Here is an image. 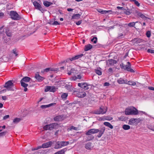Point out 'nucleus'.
I'll return each instance as SVG.
<instances>
[{"mask_svg":"<svg viewBox=\"0 0 154 154\" xmlns=\"http://www.w3.org/2000/svg\"><path fill=\"white\" fill-rule=\"evenodd\" d=\"M91 129V130L92 134L99 132L97 136V137L100 138L102 136L103 134L104 133L105 130V127H103L99 129L93 128Z\"/></svg>","mask_w":154,"mask_h":154,"instance_id":"nucleus-1","label":"nucleus"},{"mask_svg":"<svg viewBox=\"0 0 154 154\" xmlns=\"http://www.w3.org/2000/svg\"><path fill=\"white\" fill-rule=\"evenodd\" d=\"M13 82H14L13 80H9L5 83L4 86L5 88H6L8 91H14V84Z\"/></svg>","mask_w":154,"mask_h":154,"instance_id":"nucleus-2","label":"nucleus"},{"mask_svg":"<svg viewBox=\"0 0 154 154\" xmlns=\"http://www.w3.org/2000/svg\"><path fill=\"white\" fill-rule=\"evenodd\" d=\"M58 125L57 123H53L49 125H47L43 127V129L45 130H51L53 129L58 128Z\"/></svg>","mask_w":154,"mask_h":154,"instance_id":"nucleus-3","label":"nucleus"},{"mask_svg":"<svg viewBox=\"0 0 154 154\" xmlns=\"http://www.w3.org/2000/svg\"><path fill=\"white\" fill-rule=\"evenodd\" d=\"M10 15L11 18L14 20H19L21 19L20 16L14 11H11L10 12Z\"/></svg>","mask_w":154,"mask_h":154,"instance_id":"nucleus-4","label":"nucleus"},{"mask_svg":"<svg viewBox=\"0 0 154 154\" xmlns=\"http://www.w3.org/2000/svg\"><path fill=\"white\" fill-rule=\"evenodd\" d=\"M107 111V108L104 109L103 106H101L99 109L95 111L94 113L97 114H104Z\"/></svg>","mask_w":154,"mask_h":154,"instance_id":"nucleus-5","label":"nucleus"},{"mask_svg":"<svg viewBox=\"0 0 154 154\" xmlns=\"http://www.w3.org/2000/svg\"><path fill=\"white\" fill-rule=\"evenodd\" d=\"M53 71L55 72H57L59 71V69L58 68H47L43 70L42 71V72L43 73H45L49 71Z\"/></svg>","mask_w":154,"mask_h":154,"instance_id":"nucleus-6","label":"nucleus"},{"mask_svg":"<svg viewBox=\"0 0 154 154\" xmlns=\"http://www.w3.org/2000/svg\"><path fill=\"white\" fill-rule=\"evenodd\" d=\"M57 88H56L55 86H47L45 89V92L50 91V92H54L57 90Z\"/></svg>","mask_w":154,"mask_h":154,"instance_id":"nucleus-7","label":"nucleus"},{"mask_svg":"<svg viewBox=\"0 0 154 154\" xmlns=\"http://www.w3.org/2000/svg\"><path fill=\"white\" fill-rule=\"evenodd\" d=\"M33 3L36 9L39 10L42 12H43L44 11V10H43L39 3L36 1H34Z\"/></svg>","mask_w":154,"mask_h":154,"instance_id":"nucleus-8","label":"nucleus"},{"mask_svg":"<svg viewBox=\"0 0 154 154\" xmlns=\"http://www.w3.org/2000/svg\"><path fill=\"white\" fill-rule=\"evenodd\" d=\"M83 56V54H81L79 55H78L75 56L74 57H73L72 58L67 59L66 60V62H68L70 61H72L73 60H75L79 59L81 57H82Z\"/></svg>","mask_w":154,"mask_h":154,"instance_id":"nucleus-9","label":"nucleus"},{"mask_svg":"<svg viewBox=\"0 0 154 154\" xmlns=\"http://www.w3.org/2000/svg\"><path fill=\"white\" fill-rule=\"evenodd\" d=\"M78 85L79 86L83 88L85 90H88L89 88L88 87L89 85L86 83H79L78 84Z\"/></svg>","mask_w":154,"mask_h":154,"instance_id":"nucleus-10","label":"nucleus"},{"mask_svg":"<svg viewBox=\"0 0 154 154\" xmlns=\"http://www.w3.org/2000/svg\"><path fill=\"white\" fill-rule=\"evenodd\" d=\"M35 77L38 82H41L45 79L44 77L41 76L39 75V72L36 73Z\"/></svg>","mask_w":154,"mask_h":154,"instance_id":"nucleus-11","label":"nucleus"},{"mask_svg":"<svg viewBox=\"0 0 154 154\" xmlns=\"http://www.w3.org/2000/svg\"><path fill=\"white\" fill-rule=\"evenodd\" d=\"M69 69H70V68H68L67 69V74L69 75H76L77 71L75 70V69L74 68H72L71 69L69 70Z\"/></svg>","mask_w":154,"mask_h":154,"instance_id":"nucleus-12","label":"nucleus"},{"mask_svg":"<svg viewBox=\"0 0 154 154\" xmlns=\"http://www.w3.org/2000/svg\"><path fill=\"white\" fill-rule=\"evenodd\" d=\"M135 13H137L138 16L139 17H140L143 20H146L148 18L147 17H146L143 14L140 12H138L137 10L135 11Z\"/></svg>","mask_w":154,"mask_h":154,"instance_id":"nucleus-13","label":"nucleus"},{"mask_svg":"<svg viewBox=\"0 0 154 154\" xmlns=\"http://www.w3.org/2000/svg\"><path fill=\"white\" fill-rule=\"evenodd\" d=\"M52 144L51 141H49L46 143H43L42 146V148H47L50 147Z\"/></svg>","mask_w":154,"mask_h":154,"instance_id":"nucleus-14","label":"nucleus"},{"mask_svg":"<svg viewBox=\"0 0 154 154\" xmlns=\"http://www.w3.org/2000/svg\"><path fill=\"white\" fill-rule=\"evenodd\" d=\"M127 63L128 65L126 66L125 70L131 72H135L134 70L131 68L130 63L129 62H127Z\"/></svg>","mask_w":154,"mask_h":154,"instance_id":"nucleus-15","label":"nucleus"},{"mask_svg":"<svg viewBox=\"0 0 154 154\" xmlns=\"http://www.w3.org/2000/svg\"><path fill=\"white\" fill-rule=\"evenodd\" d=\"M127 63L128 65L126 66L125 70L131 72H135L134 70L131 68L130 63L129 62H127Z\"/></svg>","mask_w":154,"mask_h":154,"instance_id":"nucleus-16","label":"nucleus"},{"mask_svg":"<svg viewBox=\"0 0 154 154\" xmlns=\"http://www.w3.org/2000/svg\"><path fill=\"white\" fill-rule=\"evenodd\" d=\"M63 116L59 115L57 116L54 118V120L56 121H61L63 119Z\"/></svg>","mask_w":154,"mask_h":154,"instance_id":"nucleus-17","label":"nucleus"},{"mask_svg":"<svg viewBox=\"0 0 154 154\" xmlns=\"http://www.w3.org/2000/svg\"><path fill=\"white\" fill-rule=\"evenodd\" d=\"M107 63L111 66H112L117 63L116 60L113 59H109L108 60Z\"/></svg>","mask_w":154,"mask_h":154,"instance_id":"nucleus-18","label":"nucleus"},{"mask_svg":"<svg viewBox=\"0 0 154 154\" xmlns=\"http://www.w3.org/2000/svg\"><path fill=\"white\" fill-rule=\"evenodd\" d=\"M62 147L60 141L57 142L55 145L54 148L55 149H59Z\"/></svg>","mask_w":154,"mask_h":154,"instance_id":"nucleus-19","label":"nucleus"},{"mask_svg":"<svg viewBox=\"0 0 154 154\" xmlns=\"http://www.w3.org/2000/svg\"><path fill=\"white\" fill-rule=\"evenodd\" d=\"M118 82L120 84H127L128 81L127 80H124L122 78H120L117 80Z\"/></svg>","mask_w":154,"mask_h":154,"instance_id":"nucleus-20","label":"nucleus"},{"mask_svg":"<svg viewBox=\"0 0 154 154\" xmlns=\"http://www.w3.org/2000/svg\"><path fill=\"white\" fill-rule=\"evenodd\" d=\"M98 12L102 14H106L107 13L111 14L112 11L111 10L109 11H103L102 10L100 9H99L98 10Z\"/></svg>","mask_w":154,"mask_h":154,"instance_id":"nucleus-21","label":"nucleus"},{"mask_svg":"<svg viewBox=\"0 0 154 154\" xmlns=\"http://www.w3.org/2000/svg\"><path fill=\"white\" fill-rule=\"evenodd\" d=\"M137 23H138L140 24H142L140 22H139L138 21H137L135 22H132L128 24V26L130 27H134L135 28H136L134 26L135 24Z\"/></svg>","mask_w":154,"mask_h":154,"instance_id":"nucleus-22","label":"nucleus"},{"mask_svg":"<svg viewBox=\"0 0 154 154\" xmlns=\"http://www.w3.org/2000/svg\"><path fill=\"white\" fill-rule=\"evenodd\" d=\"M20 83L21 85L24 88V91H26L27 90V88L26 87L28 86V85L25 83V82H23L20 81Z\"/></svg>","mask_w":154,"mask_h":154,"instance_id":"nucleus-23","label":"nucleus"},{"mask_svg":"<svg viewBox=\"0 0 154 154\" xmlns=\"http://www.w3.org/2000/svg\"><path fill=\"white\" fill-rule=\"evenodd\" d=\"M55 104V103H51L48 105H42L40 107L42 109H45L54 105Z\"/></svg>","mask_w":154,"mask_h":154,"instance_id":"nucleus-24","label":"nucleus"},{"mask_svg":"<svg viewBox=\"0 0 154 154\" xmlns=\"http://www.w3.org/2000/svg\"><path fill=\"white\" fill-rule=\"evenodd\" d=\"M67 150V149L66 148H64L60 151L57 152L54 154H64L65 152Z\"/></svg>","mask_w":154,"mask_h":154,"instance_id":"nucleus-25","label":"nucleus"},{"mask_svg":"<svg viewBox=\"0 0 154 154\" xmlns=\"http://www.w3.org/2000/svg\"><path fill=\"white\" fill-rule=\"evenodd\" d=\"M31 78L29 77L26 76L23 77L21 80V81L27 82L29 81Z\"/></svg>","mask_w":154,"mask_h":154,"instance_id":"nucleus-26","label":"nucleus"},{"mask_svg":"<svg viewBox=\"0 0 154 154\" xmlns=\"http://www.w3.org/2000/svg\"><path fill=\"white\" fill-rule=\"evenodd\" d=\"M92 48V46L91 45L89 44L85 46V51H88L91 49Z\"/></svg>","mask_w":154,"mask_h":154,"instance_id":"nucleus-27","label":"nucleus"},{"mask_svg":"<svg viewBox=\"0 0 154 154\" xmlns=\"http://www.w3.org/2000/svg\"><path fill=\"white\" fill-rule=\"evenodd\" d=\"M91 144L92 143L91 142H88L85 145V148L88 149H91Z\"/></svg>","mask_w":154,"mask_h":154,"instance_id":"nucleus-28","label":"nucleus"},{"mask_svg":"<svg viewBox=\"0 0 154 154\" xmlns=\"http://www.w3.org/2000/svg\"><path fill=\"white\" fill-rule=\"evenodd\" d=\"M53 3L46 1H45L43 2L44 5L47 7H48L50 6L51 5H52Z\"/></svg>","mask_w":154,"mask_h":154,"instance_id":"nucleus-29","label":"nucleus"},{"mask_svg":"<svg viewBox=\"0 0 154 154\" xmlns=\"http://www.w3.org/2000/svg\"><path fill=\"white\" fill-rule=\"evenodd\" d=\"M81 15L79 14H75L73 15L72 17V19H77L80 18Z\"/></svg>","mask_w":154,"mask_h":154,"instance_id":"nucleus-30","label":"nucleus"},{"mask_svg":"<svg viewBox=\"0 0 154 154\" xmlns=\"http://www.w3.org/2000/svg\"><path fill=\"white\" fill-rule=\"evenodd\" d=\"M138 111L137 109H135V110L131 109V115H136L138 114Z\"/></svg>","mask_w":154,"mask_h":154,"instance_id":"nucleus-31","label":"nucleus"},{"mask_svg":"<svg viewBox=\"0 0 154 154\" xmlns=\"http://www.w3.org/2000/svg\"><path fill=\"white\" fill-rule=\"evenodd\" d=\"M104 125L106 126L109 128L111 129L113 128V126L109 122H105L103 123Z\"/></svg>","mask_w":154,"mask_h":154,"instance_id":"nucleus-32","label":"nucleus"},{"mask_svg":"<svg viewBox=\"0 0 154 154\" xmlns=\"http://www.w3.org/2000/svg\"><path fill=\"white\" fill-rule=\"evenodd\" d=\"M128 124L130 125H133L136 124V121L135 119H131L129 121Z\"/></svg>","mask_w":154,"mask_h":154,"instance_id":"nucleus-33","label":"nucleus"},{"mask_svg":"<svg viewBox=\"0 0 154 154\" xmlns=\"http://www.w3.org/2000/svg\"><path fill=\"white\" fill-rule=\"evenodd\" d=\"M131 109L126 108L125 110V113L126 115H130Z\"/></svg>","mask_w":154,"mask_h":154,"instance_id":"nucleus-34","label":"nucleus"},{"mask_svg":"<svg viewBox=\"0 0 154 154\" xmlns=\"http://www.w3.org/2000/svg\"><path fill=\"white\" fill-rule=\"evenodd\" d=\"M124 13H125L126 15H129L131 13V12L129 11V10L128 9L127 7H126L125 9H124Z\"/></svg>","mask_w":154,"mask_h":154,"instance_id":"nucleus-35","label":"nucleus"},{"mask_svg":"<svg viewBox=\"0 0 154 154\" xmlns=\"http://www.w3.org/2000/svg\"><path fill=\"white\" fill-rule=\"evenodd\" d=\"M5 33L7 36L9 37H11V36L12 34L11 33L9 32V30L8 28H5Z\"/></svg>","mask_w":154,"mask_h":154,"instance_id":"nucleus-36","label":"nucleus"},{"mask_svg":"<svg viewBox=\"0 0 154 154\" xmlns=\"http://www.w3.org/2000/svg\"><path fill=\"white\" fill-rule=\"evenodd\" d=\"M61 144V146L62 147L64 146H67L68 144H69V141H60Z\"/></svg>","mask_w":154,"mask_h":154,"instance_id":"nucleus-37","label":"nucleus"},{"mask_svg":"<svg viewBox=\"0 0 154 154\" xmlns=\"http://www.w3.org/2000/svg\"><path fill=\"white\" fill-rule=\"evenodd\" d=\"M122 128L125 130H128L130 129V126L127 125H124L122 126Z\"/></svg>","mask_w":154,"mask_h":154,"instance_id":"nucleus-38","label":"nucleus"},{"mask_svg":"<svg viewBox=\"0 0 154 154\" xmlns=\"http://www.w3.org/2000/svg\"><path fill=\"white\" fill-rule=\"evenodd\" d=\"M94 138V137L93 136H88L87 137V139L86 140V141H89L93 140Z\"/></svg>","mask_w":154,"mask_h":154,"instance_id":"nucleus-39","label":"nucleus"},{"mask_svg":"<svg viewBox=\"0 0 154 154\" xmlns=\"http://www.w3.org/2000/svg\"><path fill=\"white\" fill-rule=\"evenodd\" d=\"M20 119L19 118H16L14 119L13 122L14 123H17L20 122Z\"/></svg>","mask_w":154,"mask_h":154,"instance_id":"nucleus-40","label":"nucleus"},{"mask_svg":"<svg viewBox=\"0 0 154 154\" xmlns=\"http://www.w3.org/2000/svg\"><path fill=\"white\" fill-rule=\"evenodd\" d=\"M127 84H128L129 85H130L133 86L135 85L136 84L135 82L131 81H128Z\"/></svg>","mask_w":154,"mask_h":154,"instance_id":"nucleus-41","label":"nucleus"},{"mask_svg":"<svg viewBox=\"0 0 154 154\" xmlns=\"http://www.w3.org/2000/svg\"><path fill=\"white\" fill-rule=\"evenodd\" d=\"M68 96V94L66 93H63L61 95V98L63 99H65Z\"/></svg>","mask_w":154,"mask_h":154,"instance_id":"nucleus-42","label":"nucleus"},{"mask_svg":"<svg viewBox=\"0 0 154 154\" xmlns=\"http://www.w3.org/2000/svg\"><path fill=\"white\" fill-rule=\"evenodd\" d=\"M97 38L96 37H94L92 39H91V41L93 42L94 43L96 44L97 42Z\"/></svg>","mask_w":154,"mask_h":154,"instance_id":"nucleus-43","label":"nucleus"},{"mask_svg":"<svg viewBox=\"0 0 154 154\" xmlns=\"http://www.w3.org/2000/svg\"><path fill=\"white\" fill-rule=\"evenodd\" d=\"M81 94H80V96H79L80 97H81V98L84 97L86 95V93L85 92H81Z\"/></svg>","mask_w":154,"mask_h":154,"instance_id":"nucleus-44","label":"nucleus"},{"mask_svg":"<svg viewBox=\"0 0 154 154\" xmlns=\"http://www.w3.org/2000/svg\"><path fill=\"white\" fill-rule=\"evenodd\" d=\"M92 134V133L91 129H89L87 132H86L85 133V134L87 135H90Z\"/></svg>","mask_w":154,"mask_h":154,"instance_id":"nucleus-45","label":"nucleus"},{"mask_svg":"<svg viewBox=\"0 0 154 154\" xmlns=\"http://www.w3.org/2000/svg\"><path fill=\"white\" fill-rule=\"evenodd\" d=\"M132 2H134V4L137 6L139 7L140 6V3L138 2L137 1H136V0H133Z\"/></svg>","mask_w":154,"mask_h":154,"instance_id":"nucleus-46","label":"nucleus"},{"mask_svg":"<svg viewBox=\"0 0 154 154\" xmlns=\"http://www.w3.org/2000/svg\"><path fill=\"white\" fill-rule=\"evenodd\" d=\"M7 133V131H5L0 133V137L5 136Z\"/></svg>","mask_w":154,"mask_h":154,"instance_id":"nucleus-47","label":"nucleus"},{"mask_svg":"<svg viewBox=\"0 0 154 154\" xmlns=\"http://www.w3.org/2000/svg\"><path fill=\"white\" fill-rule=\"evenodd\" d=\"M104 119L105 120L110 121L112 120V118L110 116H106L105 117Z\"/></svg>","mask_w":154,"mask_h":154,"instance_id":"nucleus-48","label":"nucleus"},{"mask_svg":"<svg viewBox=\"0 0 154 154\" xmlns=\"http://www.w3.org/2000/svg\"><path fill=\"white\" fill-rule=\"evenodd\" d=\"M96 73L99 75H101L102 74V72L101 71L99 70H96L95 71Z\"/></svg>","mask_w":154,"mask_h":154,"instance_id":"nucleus-49","label":"nucleus"},{"mask_svg":"<svg viewBox=\"0 0 154 154\" xmlns=\"http://www.w3.org/2000/svg\"><path fill=\"white\" fill-rule=\"evenodd\" d=\"M71 80H76L77 79V77L76 76H74L71 77L70 79Z\"/></svg>","mask_w":154,"mask_h":154,"instance_id":"nucleus-50","label":"nucleus"},{"mask_svg":"<svg viewBox=\"0 0 154 154\" xmlns=\"http://www.w3.org/2000/svg\"><path fill=\"white\" fill-rule=\"evenodd\" d=\"M146 35L147 37L149 38L151 36V32L150 31H148L146 33Z\"/></svg>","mask_w":154,"mask_h":154,"instance_id":"nucleus-51","label":"nucleus"},{"mask_svg":"<svg viewBox=\"0 0 154 154\" xmlns=\"http://www.w3.org/2000/svg\"><path fill=\"white\" fill-rule=\"evenodd\" d=\"M148 128L149 129L154 131V126H149Z\"/></svg>","mask_w":154,"mask_h":154,"instance_id":"nucleus-52","label":"nucleus"},{"mask_svg":"<svg viewBox=\"0 0 154 154\" xmlns=\"http://www.w3.org/2000/svg\"><path fill=\"white\" fill-rule=\"evenodd\" d=\"M117 8L118 9H120V10H123V11L124 12V9H125V7H119V6H117Z\"/></svg>","mask_w":154,"mask_h":154,"instance_id":"nucleus-53","label":"nucleus"},{"mask_svg":"<svg viewBox=\"0 0 154 154\" xmlns=\"http://www.w3.org/2000/svg\"><path fill=\"white\" fill-rule=\"evenodd\" d=\"M147 52L153 54L154 53V50H151L150 49H148L147 51Z\"/></svg>","mask_w":154,"mask_h":154,"instance_id":"nucleus-54","label":"nucleus"},{"mask_svg":"<svg viewBox=\"0 0 154 154\" xmlns=\"http://www.w3.org/2000/svg\"><path fill=\"white\" fill-rule=\"evenodd\" d=\"M127 65H123V64H122V65L121 64L120 66L121 68L124 69H126V68Z\"/></svg>","mask_w":154,"mask_h":154,"instance_id":"nucleus-55","label":"nucleus"},{"mask_svg":"<svg viewBox=\"0 0 154 154\" xmlns=\"http://www.w3.org/2000/svg\"><path fill=\"white\" fill-rule=\"evenodd\" d=\"M135 121H136V124L139 123L141 119H135Z\"/></svg>","mask_w":154,"mask_h":154,"instance_id":"nucleus-56","label":"nucleus"},{"mask_svg":"<svg viewBox=\"0 0 154 154\" xmlns=\"http://www.w3.org/2000/svg\"><path fill=\"white\" fill-rule=\"evenodd\" d=\"M3 39H4V42L5 43H7L10 40V39L9 38H8L7 39L6 38V39H5V37H3Z\"/></svg>","mask_w":154,"mask_h":154,"instance_id":"nucleus-57","label":"nucleus"},{"mask_svg":"<svg viewBox=\"0 0 154 154\" xmlns=\"http://www.w3.org/2000/svg\"><path fill=\"white\" fill-rule=\"evenodd\" d=\"M60 24L57 21H54L53 23V25H60Z\"/></svg>","mask_w":154,"mask_h":154,"instance_id":"nucleus-58","label":"nucleus"},{"mask_svg":"<svg viewBox=\"0 0 154 154\" xmlns=\"http://www.w3.org/2000/svg\"><path fill=\"white\" fill-rule=\"evenodd\" d=\"M9 117V115H7L3 117V119L4 120H6Z\"/></svg>","mask_w":154,"mask_h":154,"instance_id":"nucleus-59","label":"nucleus"},{"mask_svg":"<svg viewBox=\"0 0 154 154\" xmlns=\"http://www.w3.org/2000/svg\"><path fill=\"white\" fill-rule=\"evenodd\" d=\"M54 22V21L53 20H51L50 21L48 22V23L49 24L51 25H53V23Z\"/></svg>","mask_w":154,"mask_h":154,"instance_id":"nucleus-60","label":"nucleus"},{"mask_svg":"<svg viewBox=\"0 0 154 154\" xmlns=\"http://www.w3.org/2000/svg\"><path fill=\"white\" fill-rule=\"evenodd\" d=\"M82 23V20H80L76 23V24L77 25H80Z\"/></svg>","mask_w":154,"mask_h":154,"instance_id":"nucleus-61","label":"nucleus"},{"mask_svg":"<svg viewBox=\"0 0 154 154\" xmlns=\"http://www.w3.org/2000/svg\"><path fill=\"white\" fill-rule=\"evenodd\" d=\"M118 119L122 121V120H123L124 119V117L123 116H121L120 117H119Z\"/></svg>","mask_w":154,"mask_h":154,"instance_id":"nucleus-62","label":"nucleus"},{"mask_svg":"<svg viewBox=\"0 0 154 154\" xmlns=\"http://www.w3.org/2000/svg\"><path fill=\"white\" fill-rule=\"evenodd\" d=\"M148 88L150 90L154 91V88L152 87H149Z\"/></svg>","mask_w":154,"mask_h":154,"instance_id":"nucleus-63","label":"nucleus"},{"mask_svg":"<svg viewBox=\"0 0 154 154\" xmlns=\"http://www.w3.org/2000/svg\"><path fill=\"white\" fill-rule=\"evenodd\" d=\"M110 85L109 83H108V82H105L104 83V86H109V85Z\"/></svg>","mask_w":154,"mask_h":154,"instance_id":"nucleus-64","label":"nucleus"}]
</instances>
